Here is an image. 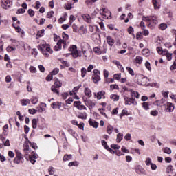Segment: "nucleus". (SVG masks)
<instances>
[{
	"label": "nucleus",
	"instance_id": "nucleus-1",
	"mask_svg": "<svg viewBox=\"0 0 176 176\" xmlns=\"http://www.w3.org/2000/svg\"><path fill=\"white\" fill-rule=\"evenodd\" d=\"M38 50H41L42 54L44 56V57L49 58L50 57V54H53V50L50 48V45L47 43H46L45 41H43L39 45H38ZM50 53V54H49Z\"/></svg>",
	"mask_w": 176,
	"mask_h": 176
},
{
	"label": "nucleus",
	"instance_id": "nucleus-2",
	"mask_svg": "<svg viewBox=\"0 0 176 176\" xmlns=\"http://www.w3.org/2000/svg\"><path fill=\"white\" fill-rule=\"evenodd\" d=\"M142 20L143 21L148 23L147 26L149 28H151V30H153V28L156 27L157 23H159L157 16H143Z\"/></svg>",
	"mask_w": 176,
	"mask_h": 176
},
{
	"label": "nucleus",
	"instance_id": "nucleus-3",
	"mask_svg": "<svg viewBox=\"0 0 176 176\" xmlns=\"http://www.w3.org/2000/svg\"><path fill=\"white\" fill-rule=\"evenodd\" d=\"M69 52H72V55L74 58H78V57H82V51L78 50V47L76 45H72L69 47Z\"/></svg>",
	"mask_w": 176,
	"mask_h": 176
},
{
	"label": "nucleus",
	"instance_id": "nucleus-4",
	"mask_svg": "<svg viewBox=\"0 0 176 176\" xmlns=\"http://www.w3.org/2000/svg\"><path fill=\"white\" fill-rule=\"evenodd\" d=\"M135 78H138L136 82L140 86H145V85L149 82L148 77H146L142 74H138L135 76Z\"/></svg>",
	"mask_w": 176,
	"mask_h": 176
},
{
	"label": "nucleus",
	"instance_id": "nucleus-5",
	"mask_svg": "<svg viewBox=\"0 0 176 176\" xmlns=\"http://www.w3.org/2000/svg\"><path fill=\"white\" fill-rule=\"evenodd\" d=\"M62 43L63 45V49H65V47H67V41H63L60 38L57 42L56 45L54 47V50H55V52H59V50H60L63 47V46L61 45Z\"/></svg>",
	"mask_w": 176,
	"mask_h": 176
},
{
	"label": "nucleus",
	"instance_id": "nucleus-6",
	"mask_svg": "<svg viewBox=\"0 0 176 176\" xmlns=\"http://www.w3.org/2000/svg\"><path fill=\"white\" fill-rule=\"evenodd\" d=\"M100 70L97 69H94V74L92 76L94 83H98V82L101 80V77L100 76Z\"/></svg>",
	"mask_w": 176,
	"mask_h": 176
},
{
	"label": "nucleus",
	"instance_id": "nucleus-7",
	"mask_svg": "<svg viewBox=\"0 0 176 176\" xmlns=\"http://www.w3.org/2000/svg\"><path fill=\"white\" fill-rule=\"evenodd\" d=\"M25 140L23 143V152L26 155H28L31 153V148H30V140H28V138H25Z\"/></svg>",
	"mask_w": 176,
	"mask_h": 176
},
{
	"label": "nucleus",
	"instance_id": "nucleus-8",
	"mask_svg": "<svg viewBox=\"0 0 176 176\" xmlns=\"http://www.w3.org/2000/svg\"><path fill=\"white\" fill-rule=\"evenodd\" d=\"M82 57L86 60V61H90L93 57V51H91V50L82 51Z\"/></svg>",
	"mask_w": 176,
	"mask_h": 176
},
{
	"label": "nucleus",
	"instance_id": "nucleus-9",
	"mask_svg": "<svg viewBox=\"0 0 176 176\" xmlns=\"http://www.w3.org/2000/svg\"><path fill=\"white\" fill-rule=\"evenodd\" d=\"M124 100L125 101V105H131V104H133V105H138V104L137 102V100H135V98H129L126 96H124Z\"/></svg>",
	"mask_w": 176,
	"mask_h": 176
},
{
	"label": "nucleus",
	"instance_id": "nucleus-10",
	"mask_svg": "<svg viewBox=\"0 0 176 176\" xmlns=\"http://www.w3.org/2000/svg\"><path fill=\"white\" fill-rule=\"evenodd\" d=\"M100 14L103 16V19H111V14L108 8H105L104 7H102L100 8Z\"/></svg>",
	"mask_w": 176,
	"mask_h": 176
},
{
	"label": "nucleus",
	"instance_id": "nucleus-11",
	"mask_svg": "<svg viewBox=\"0 0 176 176\" xmlns=\"http://www.w3.org/2000/svg\"><path fill=\"white\" fill-rule=\"evenodd\" d=\"M74 107H75V108H77V109H78V111H83V110H87V108H86V106L82 104V102L80 101H75L74 102Z\"/></svg>",
	"mask_w": 176,
	"mask_h": 176
},
{
	"label": "nucleus",
	"instance_id": "nucleus-12",
	"mask_svg": "<svg viewBox=\"0 0 176 176\" xmlns=\"http://www.w3.org/2000/svg\"><path fill=\"white\" fill-rule=\"evenodd\" d=\"M13 3L12 0H2L1 6L3 9H8V8H10Z\"/></svg>",
	"mask_w": 176,
	"mask_h": 176
},
{
	"label": "nucleus",
	"instance_id": "nucleus-13",
	"mask_svg": "<svg viewBox=\"0 0 176 176\" xmlns=\"http://www.w3.org/2000/svg\"><path fill=\"white\" fill-rule=\"evenodd\" d=\"M175 107L174 104L170 102H167L165 104V111L166 112H173Z\"/></svg>",
	"mask_w": 176,
	"mask_h": 176
},
{
	"label": "nucleus",
	"instance_id": "nucleus-14",
	"mask_svg": "<svg viewBox=\"0 0 176 176\" xmlns=\"http://www.w3.org/2000/svg\"><path fill=\"white\" fill-rule=\"evenodd\" d=\"M152 3L155 10H159L162 8V0H152Z\"/></svg>",
	"mask_w": 176,
	"mask_h": 176
},
{
	"label": "nucleus",
	"instance_id": "nucleus-15",
	"mask_svg": "<svg viewBox=\"0 0 176 176\" xmlns=\"http://www.w3.org/2000/svg\"><path fill=\"white\" fill-rule=\"evenodd\" d=\"M80 49H81L82 52H85V51H87V50H91V47H90V44L87 43L86 42L81 43Z\"/></svg>",
	"mask_w": 176,
	"mask_h": 176
},
{
	"label": "nucleus",
	"instance_id": "nucleus-16",
	"mask_svg": "<svg viewBox=\"0 0 176 176\" xmlns=\"http://www.w3.org/2000/svg\"><path fill=\"white\" fill-rule=\"evenodd\" d=\"M94 52L95 54L100 55L102 54L103 53H107V50L104 49V50H102L101 49V47H96L94 48Z\"/></svg>",
	"mask_w": 176,
	"mask_h": 176
},
{
	"label": "nucleus",
	"instance_id": "nucleus-17",
	"mask_svg": "<svg viewBox=\"0 0 176 176\" xmlns=\"http://www.w3.org/2000/svg\"><path fill=\"white\" fill-rule=\"evenodd\" d=\"M23 160V156L20 153H16V157L14 160V163H16V164H19L21 163V161Z\"/></svg>",
	"mask_w": 176,
	"mask_h": 176
},
{
	"label": "nucleus",
	"instance_id": "nucleus-18",
	"mask_svg": "<svg viewBox=\"0 0 176 176\" xmlns=\"http://www.w3.org/2000/svg\"><path fill=\"white\" fill-rule=\"evenodd\" d=\"M83 101H84L85 105L87 107H89V108H93V107H94L96 105V104L94 103L93 101H91L89 99H86V98H83Z\"/></svg>",
	"mask_w": 176,
	"mask_h": 176
},
{
	"label": "nucleus",
	"instance_id": "nucleus-19",
	"mask_svg": "<svg viewBox=\"0 0 176 176\" xmlns=\"http://www.w3.org/2000/svg\"><path fill=\"white\" fill-rule=\"evenodd\" d=\"M94 96H96L97 100H101L102 98H105V91H101L97 93V94L95 93Z\"/></svg>",
	"mask_w": 176,
	"mask_h": 176
},
{
	"label": "nucleus",
	"instance_id": "nucleus-20",
	"mask_svg": "<svg viewBox=\"0 0 176 176\" xmlns=\"http://www.w3.org/2000/svg\"><path fill=\"white\" fill-rule=\"evenodd\" d=\"M89 124L94 129H98V122L91 118L89 120Z\"/></svg>",
	"mask_w": 176,
	"mask_h": 176
},
{
	"label": "nucleus",
	"instance_id": "nucleus-21",
	"mask_svg": "<svg viewBox=\"0 0 176 176\" xmlns=\"http://www.w3.org/2000/svg\"><path fill=\"white\" fill-rule=\"evenodd\" d=\"M163 56H165L168 61H171V60H173V53L168 52V50H164Z\"/></svg>",
	"mask_w": 176,
	"mask_h": 176
},
{
	"label": "nucleus",
	"instance_id": "nucleus-22",
	"mask_svg": "<svg viewBox=\"0 0 176 176\" xmlns=\"http://www.w3.org/2000/svg\"><path fill=\"white\" fill-rule=\"evenodd\" d=\"M130 95L131 98H137L138 100V98H140V93H138V91H134V90H131L130 92Z\"/></svg>",
	"mask_w": 176,
	"mask_h": 176
},
{
	"label": "nucleus",
	"instance_id": "nucleus-23",
	"mask_svg": "<svg viewBox=\"0 0 176 176\" xmlns=\"http://www.w3.org/2000/svg\"><path fill=\"white\" fill-rule=\"evenodd\" d=\"M51 107L53 109H60L61 108V102H55L52 103Z\"/></svg>",
	"mask_w": 176,
	"mask_h": 176
},
{
	"label": "nucleus",
	"instance_id": "nucleus-24",
	"mask_svg": "<svg viewBox=\"0 0 176 176\" xmlns=\"http://www.w3.org/2000/svg\"><path fill=\"white\" fill-rule=\"evenodd\" d=\"M84 94L87 96V97H88V98H90L93 96L91 94V89H90L89 87H85Z\"/></svg>",
	"mask_w": 176,
	"mask_h": 176
},
{
	"label": "nucleus",
	"instance_id": "nucleus-25",
	"mask_svg": "<svg viewBox=\"0 0 176 176\" xmlns=\"http://www.w3.org/2000/svg\"><path fill=\"white\" fill-rule=\"evenodd\" d=\"M77 118H78V119H82L83 120H86V119H87V112L79 113L78 115L77 116Z\"/></svg>",
	"mask_w": 176,
	"mask_h": 176
},
{
	"label": "nucleus",
	"instance_id": "nucleus-26",
	"mask_svg": "<svg viewBox=\"0 0 176 176\" xmlns=\"http://www.w3.org/2000/svg\"><path fill=\"white\" fill-rule=\"evenodd\" d=\"M52 86L58 89H60V87L63 86V82L58 80V78H55V82Z\"/></svg>",
	"mask_w": 176,
	"mask_h": 176
},
{
	"label": "nucleus",
	"instance_id": "nucleus-27",
	"mask_svg": "<svg viewBox=\"0 0 176 176\" xmlns=\"http://www.w3.org/2000/svg\"><path fill=\"white\" fill-rule=\"evenodd\" d=\"M21 103L22 107H27V105H30V104H31V100L30 99H22L21 100Z\"/></svg>",
	"mask_w": 176,
	"mask_h": 176
},
{
	"label": "nucleus",
	"instance_id": "nucleus-28",
	"mask_svg": "<svg viewBox=\"0 0 176 176\" xmlns=\"http://www.w3.org/2000/svg\"><path fill=\"white\" fill-rule=\"evenodd\" d=\"M45 108H46V104L41 103L38 107H37V111L42 113L45 111Z\"/></svg>",
	"mask_w": 176,
	"mask_h": 176
},
{
	"label": "nucleus",
	"instance_id": "nucleus-29",
	"mask_svg": "<svg viewBox=\"0 0 176 176\" xmlns=\"http://www.w3.org/2000/svg\"><path fill=\"white\" fill-rule=\"evenodd\" d=\"M82 17L86 23H91V18L90 17V15L86 14H82Z\"/></svg>",
	"mask_w": 176,
	"mask_h": 176
},
{
	"label": "nucleus",
	"instance_id": "nucleus-30",
	"mask_svg": "<svg viewBox=\"0 0 176 176\" xmlns=\"http://www.w3.org/2000/svg\"><path fill=\"white\" fill-rule=\"evenodd\" d=\"M174 173V166L168 165L166 166V174H173Z\"/></svg>",
	"mask_w": 176,
	"mask_h": 176
},
{
	"label": "nucleus",
	"instance_id": "nucleus-31",
	"mask_svg": "<svg viewBox=\"0 0 176 176\" xmlns=\"http://www.w3.org/2000/svg\"><path fill=\"white\" fill-rule=\"evenodd\" d=\"M6 50L8 53H14L16 52V46L8 45Z\"/></svg>",
	"mask_w": 176,
	"mask_h": 176
},
{
	"label": "nucleus",
	"instance_id": "nucleus-32",
	"mask_svg": "<svg viewBox=\"0 0 176 176\" xmlns=\"http://www.w3.org/2000/svg\"><path fill=\"white\" fill-rule=\"evenodd\" d=\"M107 42L109 46H112L113 45H115V40L112 38L111 36L107 37Z\"/></svg>",
	"mask_w": 176,
	"mask_h": 176
},
{
	"label": "nucleus",
	"instance_id": "nucleus-33",
	"mask_svg": "<svg viewBox=\"0 0 176 176\" xmlns=\"http://www.w3.org/2000/svg\"><path fill=\"white\" fill-rule=\"evenodd\" d=\"M135 171L137 174H144V173H145V170H144L141 166H138L135 168Z\"/></svg>",
	"mask_w": 176,
	"mask_h": 176
},
{
	"label": "nucleus",
	"instance_id": "nucleus-34",
	"mask_svg": "<svg viewBox=\"0 0 176 176\" xmlns=\"http://www.w3.org/2000/svg\"><path fill=\"white\" fill-rule=\"evenodd\" d=\"M51 91L56 94V96H60V89L59 88H57L56 87H54L53 85L51 87Z\"/></svg>",
	"mask_w": 176,
	"mask_h": 176
},
{
	"label": "nucleus",
	"instance_id": "nucleus-35",
	"mask_svg": "<svg viewBox=\"0 0 176 176\" xmlns=\"http://www.w3.org/2000/svg\"><path fill=\"white\" fill-rule=\"evenodd\" d=\"M142 54L143 56H145V57H148L149 54H151V50L148 48L143 49L142 50Z\"/></svg>",
	"mask_w": 176,
	"mask_h": 176
},
{
	"label": "nucleus",
	"instance_id": "nucleus-36",
	"mask_svg": "<svg viewBox=\"0 0 176 176\" xmlns=\"http://www.w3.org/2000/svg\"><path fill=\"white\" fill-rule=\"evenodd\" d=\"M69 160H72V155L66 154L63 156V162H69Z\"/></svg>",
	"mask_w": 176,
	"mask_h": 176
},
{
	"label": "nucleus",
	"instance_id": "nucleus-37",
	"mask_svg": "<svg viewBox=\"0 0 176 176\" xmlns=\"http://www.w3.org/2000/svg\"><path fill=\"white\" fill-rule=\"evenodd\" d=\"M143 60L144 59H143L142 56H137L135 57V61L136 64L141 65V64H142Z\"/></svg>",
	"mask_w": 176,
	"mask_h": 176
},
{
	"label": "nucleus",
	"instance_id": "nucleus-38",
	"mask_svg": "<svg viewBox=\"0 0 176 176\" xmlns=\"http://www.w3.org/2000/svg\"><path fill=\"white\" fill-rule=\"evenodd\" d=\"M163 99H161L160 100H156L153 102V105H156L157 107H162L164 104Z\"/></svg>",
	"mask_w": 176,
	"mask_h": 176
},
{
	"label": "nucleus",
	"instance_id": "nucleus-39",
	"mask_svg": "<svg viewBox=\"0 0 176 176\" xmlns=\"http://www.w3.org/2000/svg\"><path fill=\"white\" fill-rule=\"evenodd\" d=\"M69 167H78L79 162L78 161L71 162L68 164Z\"/></svg>",
	"mask_w": 176,
	"mask_h": 176
},
{
	"label": "nucleus",
	"instance_id": "nucleus-40",
	"mask_svg": "<svg viewBox=\"0 0 176 176\" xmlns=\"http://www.w3.org/2000/svg\"><path fill=\"white\" fill-rule=\"evenodd\" d=\"M126 71L128 72V73L131 75V76H135V73L134 72V70H133V69L130 67H126Z\"/></svg>",
	"mask_w": 176,
	"mask_h": 176
},
{
	"label": "nucleus",
	"instance_id": "nucleus-41",
	"mask_svg": "<svg viewBox=\"0 0 176 176\" xmlns=\"http://www.w3.org/2000/svg\"><path fill=\"white\" fill-rule=\"evenodd\" d=\"M127 31L129 34L133 36L134 38H135V34H134V28L132 26H129L127 29Z\"/></svg>",
	"mask_w": 176,
	"mask_h": 176
},
{
	"label": "nucleus",
	"instance_id": "nucleus-42",
	"mask_svg": "<svg viewBox=\"0 0 176 176\" xmlns=\"http://www.w3.org/2000/svg\"><path fill=\"white\" fill-rule=\"evenodd\" d=\"M162 151L164 152V153H166L167 155H171L172 153V151L171 148H168V147H165L162 148Z\"/></svg>",
	"mask_w": 176,
	"mask_h": 176
},
{
	"label": "nucleus",
	"instance_id": "nucleus-43",
	"mask_svg": "<svg viewBox=\"0 0 176 176\" xmlns=\"http://www.w3.org/2000/svg\"><path fill=\"white\" fill-rule=\"evenodd\" d=\"M167 24L165 23H162L160 24L159 29L161 30V31H164V30H167Z\"/></svg>",
	"mask_w": 176,
	"mask_h": 176
},
{
	"label": "nucleus",
	"instance_id": "nucleus-44",
	"mask_svg": "<svg viewBox=\"0 0 176 176\" xmlns=\"http://www.w3.org/2000/svg\"><path fill=\"white\" fill-rule=\"evenodd\" d=\"M111 100H113V101H119L120 96L116 94H111L110 95Z\"/></svg>",
	"mask_w": 176,
	"mask_h": 176
},
{
	"label": "nucleus",
	"instance_id": "nucleus-45",
	"mask_svg": "<svg viewBox=\"0 0 176 176\" xmlns=\"http://www.w3.org/2000/svg\"><path fill=\"white\" fill-rule=\"evenodd\" d=\"M32 126L33 129H36L38 127V120L34 118L32 120Z\"/></svg>",
	"mask_w": 176,
	"mask_h": 176
},
{
	"label": "nucleus",
	"instance_id": "nucleus-46",
	"mask_svg": "<svg viewBox=\"0 0 176 176\" xmlns=\"http://www.w3.org/2000/svg\"><path fill=\"white\" fill-rule=\"evenodd\" d=\"M15 31L18 32V34H21L22 35H24L25 34L24 30H23L20 26L15 27Z\"/></svg>",
	"mask_w": 176,
	"mask_h": 176
},
{
	"label": "nucleus",
	"instance_id": "nucleus-47",
	"mask_svg": "<svg viewBox=\"0 0 176 176\" xmlns=\"http://www.w3.org/2000/svg\"><path fill=\"white\" fill-rule=\"evenodd\" d=\"M113 131V126H112V125H109L107 127V134H112V132Z\"/></svg>",
	"mask_w": 176,
	"mask_h": 176
},
{
	"label": "nucleus",
	"instance_id": "nucleus-48",
	"mask_svg": "<svg viewBox=\"0 0 176 176\" xmlns=\"http://www.w3.org/2000/svg\"><path fill=\"white\" fill-rule=\"evenodd\" d=\"M122 140H123V133H119L117 135L116 141H117L118 143H119V142H120V141H122Z\"/></svg>",
	"mask_w": 176,
	"mask_h": 176
},
{
	"label": "nucleus",
	"instance_id": "nucleus-49",
	"mask_svg": "<svg viewBox=\"0 0 176 176\" xmlns=\"http://www.w3.org/2000/svg\"><path fill=\"white\" fill-rule=\"evenodd\" d=\"M45 35V29L41 30L37 32L38 38H42Z\"/></svg>",
	"mask_w": 176,
	"mask_h": 176
},
{
	"label": "nucleus",
	"instance_id": "nucleus-50",
	"mask_svg": "<svg viewBox=\"0 0 176 176\" xmlns=\"http://www.w3.org/2000/svg\"><path fill=\"white\" fill-rule=\"evenodd\" d=\"M75 20H76V17H75V16L74 15H70L69 21V25H72V23H74V21H75Z\"/></svg>",
	"mask_w": 176,
	"mask_h": 176
},
{
	"label": "nucleus",
	"instance_id": "nucleus-51",
	"mask_svg": "<svg viewBox=\"0 0 176 176\" xmlns=\"http://www.w3.org/2000/svg\"><path fill=\"white\" fill-rule=\"evenodd\" d=\"M142 108L145 109V111H148L149 109V103L148 102H144L142 104Z\"/></svg>",
	"mask_w": 176,
	"mask_h": 176
},
{
	"label": "nucleus",
	"instance_id": "nucleus-52",
	"mask_svg": "<svg viewBox=\"0 0 176 176\" xmlns=\"http://www.w3.org/2000/svg\"><path fill=\"white\" fill-rule=\"evenodd\" d=\"M62 38L63 39H62V41H65V42H67V41H68L69 38V36H68V34L65 32H63L62 34Z\"/></svg>",
	"mask_w": 176,
	"mask_h": 176
},
{
	"label": "nucleus",
	"instance_id": "nucleus-53",
	"mask_svg": "<svg viewBox=\"0 0 176 176\" xmlns=\"http://www.w3.org/2000/svg\"><path fill=\"white\" fill-rule=\"evenodd\" d=\"M87 74V70L86 69V68H85V67L81 68V76H82V78H85V76H86Z\"/></svg>",
	"mask_w": 176,
	"mask_h": 176
},
{
	"label": "nucleus",
	"instance_id": "nucleus-54",
	"mask_svg": "<svg viewBox=\"0 0 176 176\" xmlns=\"http://www.w3.org/2000/svg\"><path fill=\"white\" fill-rule=\"evenodd\" d=\"M149 86H151V87H156V89H159V87H160V83L151 82L149 84Z\"/></svg>",
	"mask_w": 176,
	"mask_h": 176
},
{
	"label": "nucleus",
	"instance_id": "nucleus-55",
	"mask_svg": "<svg viewBox=\"0 0 176 176\" xmlns=\"http://www.w3.org/2000/svg\"><path fill=\"white\" fill-rule=\"evenodd\" d=\"M152 163V159H151V157H147L146 158V160H145V164L146 166H151Z\"/></svg>",
	"mask_w": 176,
	"mask_h": 176
},
{
	"label": "nucleus",
	"instance_id": "nucleus-56",
	"mask_svg": "<svg viewBox=\"0 0 176 176\" xmlns=\"http://www.w3.org/2000/svg\"><path fill=\"white\" fill-rule=\"evenodd\" d=\"M143 36H142V32H138L137 34H136V39L138 41H141V39H142Z\"/></svg>",
	"mask_w": 176,
	"mask_h": 176
},
{
	"label": "nucleus",
	"instance_id": "nucleus-57",
	"mask_svg": "<svg viewBox=\"0 0 176 176\" xmlns=\"http://www.w3.org/2000/svg\"><path fill=\"white\" fill-rule=\"evenodd\" d=\"M101 144L102 146H104V149L107 150L109 148V146H108V143L105 140H102Z\"/></svg>",
	"mask_w": 176,
	"mask_h": 176
},
{
	"label": "nucleus",
	"instance_id": "nucleus-58",
	"mask_svg": "<svg viewBox=\"0 0 176 176\" xmlns=\"http://www.w3.org/2000/svg\"><path fill=\"white\" fill-rule=\"evenodd\" d=\"M157 52L158 53V54H164V50H163V48L160 47H157Z\"/></svg>",
	"mask_w": 176,
	"mask_h": 176
},
{
	"label": "nucleus",
	"instance_id": "nucleus-59",
	"mask_svg": "<svg viewBox=\"0 0 176 176\" xmlns=\"http://www.w3.org/2000/svg\"><path fill=\"white\" fill-rule=\"evenodd\" d=\"M121 78H122V74H117L113 75V78L116 80H120Z\"/></svg>",
	"mask_w": 176,
	"mask_h": 176
},
{
	"label": "nucleus",
	"instance_id": "nucleus-60",
	"mask_svg": "<svg viewBox=\"0 0 176 176\" xmlns=\"http://www.w3.org/2000/svg\"><path fill=\"white\" fill-rule=\"evenodd\" d=\"M48 172L50 175H53L54 174V168L53 166H50L48 168Z\"/></svg>",
	"mask_w": 176,
	"mask_h": 176
},
{
	"label": "nucleus",
	"instance_id": "nucleus-61",
	"mask_svg": "<svg viewBox=\"0 0 176 176\" xmlns=\"http://www.w3.org/2000/svg\"><path fill=\"white\" fill-rule=\"evenodd\" d=\"M38 98L36 97H32L31 99V102L32 104H33L34 105H35V104H38Z\"/></svg>",
	"mask_w": 176,
	"mask_h": 176
},
{
	"label": "nucleus",
	"instance_id": "nucleus-62",
	"mask_svg": "<svg viewBox=\"0 0 176 176\" xmlns=\"http://www.w3.org/2000/svg\"><path fill=\"white\" fill-rule=\"evenodd\" d=\"M145 67L148 71H152V67H151V63H149V61L145 63Z\"/></svg>",
	"mask_w": 176,
	"mask_h": 176
},
{
	"label": "nucleus",
	"instance_id": "nucleus-63",
	"mask_svg": "<svg viewBox=\"0 0 176 176\" xmlns=\"http://www.w3.org/2000/svg\"><path fill=\"white\" fill-rule=\"evenodd\" d=\"M60 72V69L58 68H55L53 69V71L51 72V74L53 75H57V74Z\"/></svg>",
	"mask_w": 176,
	"mask_h": 176
},
{
	"label": "nucleus",
	"instance_id": "nucleus-64",
	"mask_svg": "<svg viewBox=\"0 0 176 176\" xmlns=\"http://www.w3.org/2000/svg\"><path fill=\"white\" fill-rule=\"evenodd\" d=\"M110 146L112 149H115L116 151L120 148V146L115 144H111Z\"/></svg>",
	"mask_w": 176,
	"mask_h": 176
}]
</instances>
